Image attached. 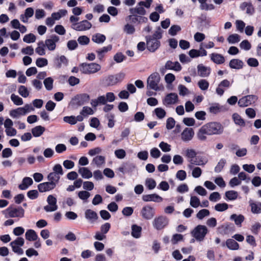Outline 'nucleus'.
I'll use <instances>...</instances> for the list:
<instances>
[{
  "label": "nucleus",
  "instance_id": "nucleus-1",
  "mask_svg": "<svg viewBox=\"0 0 261 261\" xmlns=\"http://www.w3.org/2000/svg\"><path fill=\"white\" fill-rule=\"evenodd\" d=\"M223 132V127L219 122H211L203 125L197 133V138L200 141L206 140V135H220Z\"/></svg>",
  "mask_w": 261,
  "mask_h": 261
},
{
  "label": "nucleus",
  "instance_id": "nucleus-2",
  "mask_svg": "<svg viewBox=\"0 0 261 261\" xmlns=\"http://www.w3.org/2000/svg\"><path fill=\"white\" fill-rule=\"evenodd\" d=\"M196 160L197 162H195L191 161V164H189L188 168L192 171V175L195 178H198L201 176L202 170L197 166H204L208 162V159L204 156H198Z\"/></svg>",
  "mask_w": 261,
  "mask_h": 261
},
{
  "label": "nucleus",
  "instance_id": "nucleus-3",
  "mask_svg": "<svg viewBox=\"0 0 261 261\" xmlns=\"http://www.w3.org/2000/svg\"><path fill=\"white\" fill-rule=\"evenodd\" d=\"M34 107L31 104H25L22 107H19L10 111L9 115L14 119H18L22 116H25L27 114L34 111Z\"/></svg>",
  "mask_w": 261,
  "mask_h": 261
},
{
  "label": "nucleus",
  "instance_id": "nucleus-4",
  "mask_svg": "<svg viewBox=\"0 0 261 261\" xmlns=\"http://www.w3.org/2000/svg\"><path fill=\"white\" fill-rule=\"evenodd\" d=\"M3 213L6 218H22L24 215V210L21 206H9Z\"/></svg>",
  "mask_w": 261,
  "mask_h": 261
},
{
  "label": "nucleus",
  "instance_id": "nucleus-5",
  "mask_svg": "<svg viewBox=\"0 0 261 261\" xmlns=\"http://www.w3.org/2000/svg\"><path fill=\"white\" fill-rule=\"evenodd\" d=\"M101 69L100 65L95 63H84L80 65V71L84 74H93Z\"/></svg>",
  "mask_w": 261,
  "mask_h": 261
},
{
  "label": "nucleus",
  "instance_id": "nucleus-6",
  "mask_svg": "<svg viewBox=\"0 0 261 261\" xmlns=\"http://www.w3.org/2000/svg\"><path fill=\"white\" fill-rule=\"evenodd\" d=\"M208 232L207 227L205 225H198L192 231V236L197 241H202Z\"/></svg>",
  "mask_w": 261,
  "mask_h": 261
},
{
  "label": "nucleus",
  "instance_id": "nucleus-7",
  "mask_svg": "<svg viewBox=\"0 0 261 261\" xmlns=\"http://www.w3.org/2000/svg\"><path fill=\"white\" fill-rule=\"evenodd\" d=\"M169 223V219L164 216H160L154 218L152 222L153 228L157 230L165 228Z\"/></svg>",
  "mask_w": 261,
  "mask_h": 261
},
{
  "label": "nucleus",
  "instance_id": "nucleus-8",
  "mask_svg": "<svg viewBox=\"0 0 261 261\" xmlns=\"http://www.w3.org/2000/svg\"><path fill=\"white\" fill-rule=\"evenodd\" d=\"M155 214V208L149 204L143 206L140 212V215L142 218L146 220H151Z\"/></svg>",
  "mask_w": 261,
  "mask_h": 261
},
{
  "label": "nucleus",
  "instance_id": "nucleus-9",
  "mask_svg": "<svg viewBox=\"0 0 261 261\" xmlns=\"http://www.w3.org/2000/svg\"><path fill=\"white\" fill-rule=\"evenodd\" d=\"M160 81V76L159 73L154 72L150 74L147 79V87L155 91L159 90L158 84Z\"/></svg>",
  "mask_w": 261,
  "mask_h": 261
},
{
  "label": "nucleus",
  "instance_id": "nucleus-10",
  "mask_svg": "<svg viewBox=\"0 0 261 261\" xmlns=\"http://www.w3.org/2000/svg\"><path fill=\"white\" fill-rule=\"evenodd\" d=\"M24 244V240L21 237H18L10 244L13 251L18 254L22 255L23 253V249L21 248Z\"/></svg>",
  "mask_w": 261,
  "mask_h": 261
},
{
  "label": "nucleus",
  "instance_id": "nucleus-11",
  "mask_svg": "<svg viewBox=\"0 0 261 261\" xmlns=\"http://www.w3.org/2000/svg\"><path fill=\"white\" fill-rule=\"evenodd\" d=\"M47 202L48 205L44 206L43 208L46 212H51L56 211L58 209L57 204V200L53 195H49L47 198Z\"/></svg>",
  "mask_w": 261,
  "mask_h": 261
},
{
  "label": "nucleus",
  "instance_id": "nucleus-12",
  "mask_svg": "<svg viewBox=\"0 0 261 261\" xmlns=\"http://www.w3.org/2000/svg\"><path fill=\"white\" fill-rule=\"evenodd\" d=\"M257 97L254 95H248L240 98L238 101V105L241 107H247L255 103Z\"/></svg>",
  "mask_w": 261,
  "mask_h": 261
},
{
  "label": "nucleus",
  "instance_id": "nucleus-13",
  "mask_svg": "<svg viewBox=\"0 0 261 261\" xmlns=\"http://www.w3.org/2000/svg\"><path fill=\"white\" fill-rule=\"evenodd\" d=\"M146 40L147 48L151 52L155 51L160 46V41L152 39L151 36H146Z\"/></svg>",
  "mask_w": 261,
  "mask_h": 261
},
{
  "label": "nucleus",
  "instance_id": "nucleus-14",
  "mask_svg": "<svg viewBox=\"0 0 261 261\" xmlns=\"http://www.w3.org/2000/svg\"><path fill=\"white\" fill-rule=\"evenodd\" d=\"M60 38L56 35H51L49 38L44 42L46 47L50 51H54L56 48V43L59 42Z\"/></svg>",
  "mask_w": 261,
  "mask_h": 261
},
{
  "label": "nucleus",
  "instance_id": "nucleus-15",
  "mask_svg": "<svg viewBox=\"0 0 261 261\" xmlns=\"http://www.w3.org/2000/svg\"><path fill=\"white\" fill-rule=\"evenodd\" d=\"M92 27V24L88 20H84L77 23L72 24L71 28L77 31H84L89 30Z\"/></svg>",
  "mask_w": 261,
  "mask_h": 261
},
{
  "label": "nucleus",
  "instance_id": "nucleus-16",
  "mask_svg": "<svg viewBox=\"0 0 261 261\" xmlns=\"http://www.w3.org/2000/svg\"><path fill=\"white\" fill-rule=\"evenodd\" d=\"M178 101V96L175 93L168 94L163 100V103L166 107L176 104Z\"/></svg>",
  "mask_w": 261,
  "mask_h": 261
},
{
  "label": "nucleus",
  "instance_id": "nucleus-17",
  "mask_svg": "<svg viewBox=\"0 0 261 261\" xmlns=\"http://www.w3.org/2000/svg\"><path fill=\"white\" fill-rule=\"evenodd\" d=\"M194 136V131L193 128L186 127L181 134V139L185 142H188L192 140Z\"/></svg>",
  "mask_w": 261,
  "mask_h": 261
},
{
  "label": "nucleus",
  "instance_id": "nucleus-18",
  "mask_svg": "<svg viewBox=\"0 0 261 261\" xmlns=\"http://www.w3.org/2000/svg\"><path fill=\"white\" fill-rule=\"evenodd\" d=\"M230 86L231 84L228 80H224L219 84L216 89V92L218 95L221 96L224 92V88H228Z\"/></svg>",
  "mask_w": 261,
  "mask_h": 261
},
{
  "label": "nucleus",
  "instance_id": "nucleus-19",
  "mask_svg": "<svg viewBox=\"0 0 261 261\" xmlns=\"http://www.w3.org/2000/svg\"><path fill=\"white\" fill-rule=\"evenodd\" d=\"M200 45V49L199 50L192 49L189 51V55L192 58H195L199 57H203L207 55V51L205 49L202 47Z\"/></svg>",
  "mask_w": 261,
  "mask_h": 261
},
{
  "label": "nucleus",
  "instance_id": "nucleus-20",
  "mask_svg": "<svg viewBox=\"0 0 261 261\" xmlns=\"http://www.w3.org/2000/svg\"><path fill=\"white\" fill-rule=\"evenodd\" d=\"M136 166L130 163H123L120 167L118 169V171L124 174L125 173L132 172L135 169Z\"/></svg>",
  "mask_w": 261,
  "mask_h": 261
},
{
  "label": "nucleus",
  "instance_id": "nucleus-21",
  "mask_svg": "<svg viewBox=\"0 0 261 261\" xmlns=\"http://www.w3.org/2000/svg\"><path fill=\"white\" fill-rule=\"evenodd\" d=\"M56 186L49 181L44 182L38 185V189L40 192L43 193L51 191L55 188Z\"/></svg>",
  "mask_w": 261,
  "mask_h": 261
},
{
  "label": "nucleus",
  "instance_id": "nucleus-22",
  "mask_svg": "<svg viewBox=\"0 0 261 261\" xmlns=\"http://www.w3.org/2000/svg\"><path fill=\"white\" fill-rule=\"evenodd\" d=\"M142 200L145 202L153 201L160 202L163 201V198L156 194H152L143 195Z\"/></svg>",
  "mask_w": 261,
  "mask_h": 261
},
{
  "label": "nucleus",
  "instance_id": "nucleus-23",
  "mask_svg": "<svg viewBox=\"0 0 261 261\" xmlns=\"http://www.w3.org/2000/svg\"><path fill=\"white\" fill-rule=\"evenodd\" d=\"M90 99V96L87 93H83L75 96L74 100L78 105L81 106L88 102Z\"/></svg>",
  "mask_w": 261,
  "mask_h": 261
},
{
  "label": "nucleus",
  "instance_id": "nucleus-24",
  "mask_svg": "<svg viewBox=\"0 0 261 261\" xmlns=\"http://www.w3.org/2000/svg\"><path fill=\"white\" fill-rule=\"evenodd\" d=\"M68 62V59L63 55L56 58L54 60V64L57 68H61L62 65L67 66Z\"/></svg>",
  "mask_w": 261,
  "mask_h": 261
},
{
  "label": "nucleus",
  "instance_id": "nucleus-25",
  "mask_svg": "<svg viewBox=\"0 0 261 261\" xmlns=\"http://www.w3.org/2000/svg\"><path fill=\"white\" fill-rule=\"evenodd\" d=\"M197 153L193 149L188 148L185 150V156L188 159L189 164H191V161L194 162H197L196 160Z\"/></svg>",
  "mask_w": 261,
  "mask_h": 261
},
{
  "label": "nucleus",
  "instance_id": "nucleus-26",
  "mask_svg": "<svg viewBox=\"0 0 261 261\" xmlns=\"http://www.w3.org/2000/svg\"><path fill=\"white\" fill-rule=\"evenodd\" d=\"M165 67L167 69L173 70L176 71H179L181 69V66L178 62H172L168 61L165 64Z\"/></svg>",
  "mask_w": 261,
  "mask_h": 261
},
{
  "label": "nucleus",
  "instance_id": "nucleus-27",
  "mask_svg": "<svg viewBox=\"0 0 261 261\" xmlns=\"http://www.w3.org/2000/svg\"><path fill=\"white\" fill-rule=\"evenodd\" d=\"M198 75L201 77H207L211 73V68L199 64L197 66Z\"/></svg>",
  "mask_w": 261,
  "mask_h": 261
},
{
  "label": "nucleus",
  "instance_id": "nucleus-28",
  "mask_svg": "<svg viewBox=\"0 0 261 261\" xmlns=\"http://www.w3.org/2000/svg\"><path fill=\"white\" fill-rule=\"evenodd\" d=\"M78 172L82 177L84 179H89L93 176L92 172L87 167H80Z\"/></svg>",
  "mask_w": 261,
  "mask_h": 261
},
{
  "label": "nucleus",
  "instance_id": "nucleus-29",
  "mask_svg": "<svg viewBox=\"0 0 261 261\" xmlns=\"http://www.w3.org/2000/svg\"><path fill=\"white\" fill-rule=\"evenodd\" d=\"M112 49V45H109L107 46H104L102 48L98 49L96 50V52L97 54V57L100 60H101L104 57L105 55L109 51L111 50Z\"/></svg>",
  "mask_w": 261,
  "mask_h": 261
},
{
  "label": "nucleus",
  "instance_id": "nucleus-30",
  "mask_svg": "<svg viewBox=\"0 0 261 261\" xmlns=\"http://www.w3.org/2000/svg\"><path fill=\"white\" fill-rule=\"evenodd\" d=\"M211 60L217 64H221L224 63L225 58L221 54L217 53H212L210 55Z\"/></svg>",
  "mask_w": 261,
  "mask_h": 261
},
{
  "label": "nucleus",
  "instance_id": "nucleus-31",
  "mask_svg": "<svg viewBox=\"0 0 261 261\" xmlns=\"http://www.w3.org/2000/svg\"><path fill=\"white\" fill-rule=\"evenodd\" d=\"M229 66L232 69H240L243 68L244 63L239 59H234L230 61Z\"/></svg>",
  "mask_w": 261,
  "mask_h": 261
},
{
  "label": "nucleus",
  "instance_id": "nucleus-32",
  "mask_svg": "<svg viewBox=\"0 0 261 261\" xmlns=\"http://www.w3.org/2000/svg\"><path fill=\"white\" fill-rule=\"evenodd\" d=\"M249 205L251 207V211L252 213L256 214L261 213L260 202H253L252 200H250Z\"/></svg>",
  "mask_w": 261,
  "mask_h": 261
},
{
  "label": "nucleus",
  "instance_id": "nucleus-33",
  "mask_svg": "<svg viewBox=\"0 0 261 261\" xmlns=\"http://www.w3.org/2000/svg\"><path fill=\"white\" fill-rule=\"evenodd\" d=\"M33 183V181L31 177H25L22 181L21 184L18 186V188L21 190H27L29 186H31Z\"/></svg>",
  "mask_w": 261,
  "mask_h": 261
},
{
  "label": "nucleus",
  "instance_id": "nucleus-34",
  "mask_svg": "<svg viewBox=\"0 0 261 261\" xmlns=\"http://www.w3.org/2000/svg\"><path fill=\"white\" fill-rule=\"evenodd\" d=\"M242 10H246V13L252 15L254 12V8L251 3L243 2L240 6Z\"/></svg>",
  "mask_w": 261,
  "mask_h": 261
},
{
  "label": "nucleus",
  "instance_id": "nucleus-35",
  "mask_svg": "<svg viewBox=\"0 0 261 261\" xmlns=\"http://www.w3.org/2000/svg\"><path fill=\"white\" fill-rule=\"evenodd\" d=\"M142 231V227L136 224H133L132 226V236L138 239L141 237Z\"/></svg>",
  "mask_w": 261,
  "mask_h": 261
},
{
  "label": "nucleus",
  "instance_id": "nucleus-36",
  "mask_svg": "<svg viewBox=\"0 0 261 261\" xmlns=\"http://www.w3.org/2000/svg\"><path fill=\"white\" fill-rule=\"evenodd\" d=\"M25 237L26 239L29 241H35L38 239L37 233L33 229L28 230L25 232Z\"/></svg>",
  "mask_w": 261,
  "mask_h": 261
},
{
  "label": "nucleus",
  "instance_id": "nucleus-37",
  "mask_svg": "<svg viewBox=\"0 0 261 261\" xmlns=\"http://www.w3.org/2000/svg\"><path fill=\"white\" fill-rule=\"evenodd\" d=\"M47 178L48 181L56 187L57 185L59 183L60 176L57 175L56 173L52 172L48 174Z\"/></svg>",
  "mask_w": 261,
  "mask_h": 261
},
{
  "label": "nucleus",
  "instance_id": "nucleus-38",
  "mask_svg": "<svg viewBox=\"0 0 261 261\" xmlns=\"http://www.w3.org/2000/svg\"><path fill=\"white\" fill-rule=\"evenodd\" d=\"M105 162L106 159L105 156L97 155L93 159L92 164H95L97 167H101L105 164Z\"/></svg>",
  "mask_w": 261,
  "mask_h": 261
},
{
  "label": "nucleus",
  "instance_id": "nucleus-39",
  "mask_svg": "<svg viewBox=\"0 0 261 261\" xmlns=\"http://www.w3.org/2000/svg\"><path fill=\"white\" fill-rule=\"evenodd\" d=\"M230 219L234 221L235 224L238 226H241L242 223L244 221L245 217L243 215L240 214L237 215L232 214L230 217Z\"/></svg>",
  "mask_w": 261,
  "mask_h": 261
},
{
  "label": "nucleus",
  "instance_id": "nucleus-40",
  "mask_svg": "<svg viewBox=\"0 0 261 261\" xmlns=\"http://www.w3.org/2000/svg\"><path fill=\"white\" fill-rule=\"evenodd\" d=\"M85 214L86 218L91 222L94 221L98 219L97 213L90 209L87 210L85 211Z\"/></svg>",
  "mask_w": 261,
  "mask_h": 261
},
{
  "label": "nucleus",
  "instance_id": "nucleus-41",
  "mask_svg": "<svg viewBox=\"0 0 261 261\" xmlns=\"http://www.w3.org/2000/svg\"><path fill=\"white\" fill-rule=\"evenodd\" d=\"M45 47L44 42L40 41L37 43V47L35 49V51L40 56H44L46 54Z\"/></svg>",
  "mask_w": 261,
  "mask_h": 261
},
{
  "label": "nucleus",
  "instance_id": "nucleus-42",
  "mask_svg": "<svg viewBox=\"0 0 261 261\" xmlns=\"http://www.w3.org/2000/svg\"><path fill=\"white\" fill-rule=\"evenodd\" d=\"M226 245L230 250H236L239 248V244L232 239H229L226 240Z\"/></svg>",
  "mask_w": 261,
  "mask_h": 261
},
{
  "label": "nucleus",
  "instance_id": "nucleus-43",
  "mask_svg": "<svg viewBox=\"0 0 261 261\" xmlns=\"http://www.w3.org/2000/svg\"><path fill=\"white\" fill-rule=\"evenodd\" d=\"M45 130V129L44 127L38 125L32 129V133L35 137H39L43 134Z\"/></svg>",
  "mask_w": 261,
  "mask_h": 261
},
{
  "label": "nucleus",
  "instance_id": "nucleus-44",
  "mask_svg": "<svg viewBox=\"0 0 261 261\" xmlns=\"http://www.w3.org/2000/svg\"><path fill=\"white\" fill-rule=\"evenodd\" d=\"M106 39V37L104 35L97 33L92 36V40L97 44H101L103 43Z\"/></svg>",
  "mask_w": 261,
  "mask_h": 261
},
{
  "label": "nucleus",
  "instance_id": "nucleus-45",
  "mask_svg": "<svg viewBox=\"0 0 261 261\" xmlns=\"http://www.w3.org/2000/svg\"><path fill=\"white\" fill-rule=\"evenodd\" d=\"M225 196L227 200L232 201L237 199L238 194L237 191L230 190L225 192Z\"/></svg>",
  "mask_w": 261,
  "mask_h": 261
},
{
  "label": "nucleus",
  "instance_id": "nucleus-46",
  "mask_svg": "<svg viewBox=\"0 0 261 261\" xmlns=\"http://www.w3.org/2000/svg\"><path fill=\"white\" fill-rule=\"evenodd\" d=\"M190 205L194 208H197L200 205L199 198L196 196H191L190 200Z\"/></svg>",
  "mask_w": 261,
  "mask_h": 261
},
{
  "label": "nucleus",
  "instance_id": "nucleus-47",
  "mask_svg": "<svg viewBox=\"0 0 261 261\" xmlns=\"http://www.w3.org/2000/svg\"><path fill=\"white\" fill-rule=\"evenodd\" d=\"M240 36L237 34H233L230 35L227 40L230 44H235L239 42L240 41Z\"/></svg>",
  "mask_w": 261,
  "mask_h": 261
},
{
  "label": "nucleus",
  "instance_id": "nucleus-48",
  "mask_svg": "<svg viewBox=\"0 0 261 261\" xmlns=\"http://www.w3.org/2000/svg\"><path fill=\"white\" fill-rule=\"evenodd\" d=\"M232 118L234 123L241 126H244L245 125V121L241 118V117L238 114H234L232 115Z\"/></svg>",
  "mask_w": 261,
  "mask_h": 261
},
{
  "label": "nucleus",
  "instance_id": "nucleus-49",
  "mask_svg": "<svg viewBox=\"0 0 261 261\" xmlns=\"http://www.w3.org/2000/svg\"><path fill=\"white\" fill-rule=\"evenodd\" d=\"M226 163V160L221 159L219 160L218 164L216 166L214 169V171L216 173H220L223 169Z\"/></svg>",
  "mask_w": 261,
  "mask_h": 261
},
{
  "label": "nucleus",
  "instance_id": "nucleus-50",
  "mask_svg": "<svg viewBox=\"0 0 261 261\" xmlns=\"http://www.w3.org/2000/svg\"><path fill=\"white\" fill-rule=\"evenodd\" d=\"M145 185L149 190H152L155 188L156 184L153 178H148L145 180Z\"/></svg>",
  "mask_w": 261,
  "mask_h": 261
},
{
  "label": "nucleus",
  "instance_id": "nucleus-51",
  "mask_svg": "<svg viewBox=\"0 0 261 261\" xmlns=\"http://www.w3.org/2000/svg\"><path fill=\"white\" fill-rule=\"evenodd\" d=\"M94 114V111L90 107L85 106L83 108L80 112V114L84 116L85 117H87L88 115H91Z\"/></svg>",
  "mask_w": 261,
  "mask_h": 261
},
{
  "label": "nucleus",
  "instance_id": "nucleus-52",
  "mask_svg": "<svg viewBox=\"0 0 261 261\" xmlns=\"http://www.w3.org/2000/svg\"><path fill=\"white\" fill-rule=\"evenodd\" d=\"M130 11L132 14L136 13L141 15H144L146 14V13L145 9L142 7L139 6H137L134 9H130Z\"/></svg>",
  "mask_w": 261,
  "mask_h": 261
},
{
  "label": "nucleus",
  "instance_id": "nucleus-53",
  "mask_svg": "<svg viewBox=\"0 0 261 261\" xmlns=\"http://www.w3.org/2000/svg\"><path fill=\"white\" fill-rule=\"evenodd\" d=\"M11 99L14 104L16 106H21L23 103L22 99L15 94H11Z\"/></svg>",
  "mask_w": 261,
  "mask_h": 261
},
{
  "label": "nucleus",
  "instance_id": "nucleus-54",
  "mask_svg": "<svg viewBox=\"0 0 261 261\" xmlns=\"http://www.w3.org/2000/svg\"><path fill=\"white\" fill-rule=\"evenodd\" d=\"M105 84L107 86H112L117 84L115 76L113 75H109L105 79Z\"/></svg>",
  "mask_w": 261,
  "mask_h": 261
},
{
  "label": "nucleus",
  "instance_id": "nucleus-55",
  "mask_svg": "<svg viewBox=\"0 0 261 261\" xmlns=\"http://www.w3.org/2000/svg\"><path fill=\"white\" fill-rule=\"evenodd\" d=\"M210 211L207 209H202L200 210L197 214H196V217L199 219L202 220L205 217L208 216L210 215Z\"/></svg>",
  "mask_w": 261,
  "mask_h": 261
},
{
  "label": "nucleus",
  "instance_id": "nucleus-56",
  "mask_svg": "<svg viewBox=\"0 0 261 261\" xmlns=\"http://www.w3.org/2000/svg\"><path fill=\"white\" fill-rule=\"evenodd\" d=\"M123 31L127 34H133L135 32V28L133 25L127 23L124 26Z\"/></svg>",
  "mask_w": 261,
  "mask_h": 261
},
{
  "label": "nucleus",
  "instance_id": "nucleus-57",
  "mask_svg": "<svg viewBox=\"0 0 261 261\" xmlns=\"http://www.w3.org/2000/svg\"><path fill=\"white\" fill-rule=\"evenodd\" d=\"M198 86L203 91L206 90L209 87V83L206 80H200L198 81Z\"/></svg>",
  "mask_w": 261,
  "mask_h": 261
},
{
  "label": "nucleus",
  "instance_id": "nucleus-58",
  "mask_svg": "<svg viewBox=\"0 0 261 261\" xmlns=\"http://www.w3.org/2000/svg\"><path fill=\"white\" fill-rule=\"evenodd\" d=\"M54 80L50 77H47L44 80V85L47 90H51L53 89Z\"/></svg>",
  "mask_w": 261,
  "mask_h": 261
},
{
  "label": "nucleus",
  "instance_id": "nucleus-59",
  "mask_svg": "<svg viewBox=\"0 0 261 261\" xmlns=\"http://www.w3.org/2000/svg\"><path fill=\"white\" fill-rule=\"evenodd\" d=\"M18 93L23 97H27L29 95V92L26 87L20 86L18 90Z\"/></svg>",
  "mask_w": 261,
  "mask_h": 261
},
{
  "label": "nucleus",
  "instance_id": "nucleus-60",
  "mask_svg": "<svg viewBox=\"0 0 261 261\" xmlns=\"http://www.w3.org/2000/svg\"><path fill=\"white\" fill-rule=\"evenodd\" d=\"M36 39V36L34 34L30 33L25 35L23 38V40L26 43H30L34 42Z\"/></svg>",
  "mask_w": 261,
  "mask_h": 261
},
{
  "label": "nucleus",
  "instance_id": "nucleus-61",
  "mask_svg": "<svg viewBox=\"0 0 261 261\" xmlns=\"http://www.w3.org/2000/svg\"><path fill=\"white\" fill-rule=\"evenodd\" d=\"M228 205L226 203H218L215 206V210L218 212H223L227 210Z\"/></svg>",
  "mask_w": 261,
  "mask_h": 261
},
{
  "label": "nucleus",
  "instance_id": "nucleus-62",
  "mask_svg": "<svg viewBox=\"0 0 261 261\" xmlns=\"http://www.w3.org/2000/svg\"><path fill=\"white\" fill-rule=\"evenodd\" d=\"M150 154L152 158L158 159L161 156V152L158 148L153 147L150 149Z\"/></svg>",
  "mask_w": 261,
  "mask_h": 261
},
{
  "label": "nucleus",
  "instance_id": "nucleus-63",
  "mask_svg": "<svg viewBox=\"0 0 261 261\" xmlns=\"http://www.w3.org/2000/svg\"><path fill=\"white\" fill-rule=\"evenodd\" d=\"M36 64L39 67H43L48 64V61L45 58H39L36 60Z\"/></svg>",
  "mask_w": 261,
  "mask_h": 261
},
{
  "label": "nucleus",
  "instance_id": "nucleus-64",
  "mask_svg": "<svg viewBox=\"0 0 261 261\" xmlns=\"http://www.w3.org/2000/svg\"><path fill=\"white\" fill-rule=\"evenodd\" d=\"M240 47L242 49L249 50L251 48V45L247 40H244L240 43Z\"/></svg>",
  "mask_w": 261,
  "mask_h": 261
}]
</instances>
